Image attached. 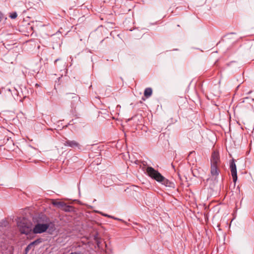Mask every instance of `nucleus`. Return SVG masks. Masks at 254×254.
<instances>
[{
    "instance_id": "15",
    "label": "nucleus",
    "mask_w": 254,
    "mask_h": 254,
    "mask_svg": "<svg viewBox=\"0 0 254 254\" xmlns=\"http://www.w3.org/2000/svg\"><path fill=\"white\" fill-rule=\"evenodd\" d=\"M2 19H3V14L0 11V22L2 20Z\"/></svg>"
},
{
    "instance_id": "3",
    "label": "nucleus",
    "mask_w": 254,
    "mask_h": 254,
    "mask_svg": "<svg viewBox=\"0 0 254 254\" xmlns=\"http://www.w3.org/2000/svg\"><path fill=\"white\" fill-rule=\"evenodd\" d=\"M66 95L67 99L70 101L71 108L75 109L80 104L79 96L74 93H67Z\"/></svg>"
},
{
    "instance_id": "4",
    "label": "nucleus",
    "mask_w": 254,
    "mask_h": 254,
    "mask_svg": "<svg viewBox=\"0 0 254 254\" xmlns=\"http://www.w3.org/2000/svg\"><path fill=\"white\" fill-rule=\"evenodd\" d=\"M50 225L48 224L38 223L34 226L33 232L34 234H40L46 231Z\"/></svg>"
},
{
    "instance_id": "7",
    "label": "nucleus",
    "mask_w": 254,
    "mask_h": 254,
    "mask_svg": "<svg viewBox=\"0 0 254 254\" xmlns=\"http://www.w3.org/2000/svg\"><path fill=\"white\" fill-rule=\"evenodd\" d=\"M211 165H219L220 163V156L219 152L214 150L211 154L210 159Z\"/></svg>"
},
{
    "instance_id": "9",
    "label": "nucleus",
    "mask_w": 254,
    "mask_h": 254,
    "mask_svg": "<svg viewBox=\"0 0 254 254\" xmlns=\"http://www.w3.org/2000/svg\"><path fill=\"white\" fill-rule=\"evenodd\" d=\"M219 165H211V174L212 176L217 177L219 174L218 167Z\"/></svg>"
},
{
    "instance_id": "5",
    "label": "nucleus",
    "mask_w": 254,
    "mask_h": 254,
    "mask_svg": "<svg viewBox=\"0 0 254 254\" xmlns=\"http://www.w3.org/2000/svg\"><path fill=\"white\" fill-rule=\"evenodd\" d=\"M53 204L54 206L65 212H70L73 209V207L72 206L67 205L66 203L62 201H53Z\"/></svg>"
},
{
    "instance_id": "6",
    "label": "nucleus",
    "mask_w": 254,
    "mask_h": 254,
    "mask_svg": "<svg viewBox=\"0 0 254 254\" xmlns=\"http://www.w3.org/2000/svg\"><path fill=\"white\" fill-rule=\"evenodd\" d=\"M230 169L233 182L235 183L237 181L238 177L236 165L235 164V160L234 159H232L230 161Z\"/></svg>"
},
{
    "instance_id": "2",
    "label": "nucleus",
    "mask_w": 254,
    "mask_h": 254,
    "mask_svg": "<svg viewBox=\"0 0 254 254\" xmlns=\"http://www.w3.org/2000/svg\"><path fill=\"white\" fill-rule=\"evenodd\" d=\"M32 223L27 219L23 217L17 221V226L21 234L28 235L32 231Z\"/></svg>"
},
{
    "instance_id": "1",
    "label": "nucleus",
    "mask_w": 254,
    "mask_h": 254,
    "mask_svg": "<svg viewBox=\"0 0 254 254\" xmlns=\"http://www.w3.org/2000/svg\"><path fill=\"white\" fill-rule=\"evenodd\" d=\"M146 172L149 177L154 179L156 181L161 183L166 187H172L173 184L164 177L158 171L155 170L153 168L148 167L146 168Z\"/></svg>"
},
{
    "instance_id": "10",
    "label": "nucleus",
    "mask_w": 254,
    "mask_h": 254,
    "mask_svg": "<svg viewBox=\"0 0 254 254\" xmlns=\"http://www.w3.org/2000/svg\"><path fill=\"white\" fill-rule=\"evenodd\" d=\"M152 94V90L151 88H146L144 92V96L146 98H149Z\"/></svg>"
},
{
    "instance_id": "8",
    "label": "nucleus",
    "mask_w": 254,
    "mask_h": 254,
    "mask_svg": "<svg viewBox=\"0 0 254 254\" xmlns=\"http://www.w3.org/2000/svg\"><path fill=\"white\" fill-rule=\"evenodd\" d=\"M64 145L65 146H68L73 148H81V145L77 141L74 140H71L67 139L64 143Z\"/></svg>"
},
{
    "instance_id": "16",
    "label": "nucleus",
    "mask_w": 254,
    "mask_h": 254,
    "mask_svg": "<svg viewBox=\"0 0 254 254\" xmlns=\"http://www.w3.org/2000/svg\"><path fill=\"white\" fill-rule=\"evenodd\" d=\"M70 254H78V253H77L74 252V253H70Z\"/></svg>"
},
{
    "instance_id": "17",
    "label": "nucleus",
    "mask_w": 254,
    "mask_h": 254,
    "mask_svg": "<svg viewBox=\"0 0 254 254\" xmlns=\"http://www.w3.org/2000/svg\"><path fill=\"white\" fill-rule=\"evenodd\" d=\"M59 60V59H57L55 61V63H56Z\"/></svg>"
},
{
    "instance_id": "13",
    "label": "nucleus",
    "mask_w": 254,
    "mask_h": 254,
    "mask_svg": "<svg viewBox=\"0 0 254 254\" xmlns=\"http://www.w3.org/2000/svg\"><path fill=\"white\" fill-rule=\"evenodd\" d=\"M17 16V14L16 12H13L12 14H11V15H10V18H11L12 19H14V18H16Z\"/></svg>"
},
{
    "instance_id": "12",
    "label": "nucleus",
    "mask_w": 254,
    "mask_h": 254,
    "mask_svg": "<svg viewBox=\"0 0 254 254\" xmlns=\"http://www.w3.org/2000/svg\"><path fill=\"white\" fill-rule=\"evenodd\" d=\"M32 247L33 246L31 245L30 243L26 247L25 249L26 254H27V253L32 249Z\"/></svg>"
},
{
    "instance_id": "14",
    "label": "nucleus",
    "mask_w": 254,
    "mask_h": 254,
    "mask_svg": "<svg viewBox=\"0 0 254 254\" xmlns=\"http://www.w3.org/2000/svg\"><path fill=\"white\" fill-rule=\"evenodd\" d=\"M105 216H107V217H108L112 218H113V219H115V220H121V219H119V218H115V217H113V216H110V215H107V214L105 215Z\"/></svg>"
},
{
    "instance_id": "11",
    "label": "nucleus",
    "mask_w": 254,
    "mask_h": 254,
    "mask_svg": "<svg viewBox=\"0 0 254 254\" xmlns=\"http://www.w3.org/2000/svg\"><path fill=\"white\" fill-rule=\"evenodd\" d=\"M42 242V239H38L34 241L31 242V245H32L33 247H34L35 245H37Z\"/></svg>"
}]
</instances>
